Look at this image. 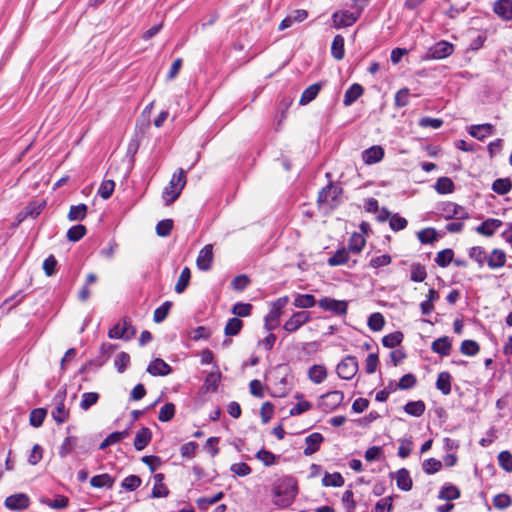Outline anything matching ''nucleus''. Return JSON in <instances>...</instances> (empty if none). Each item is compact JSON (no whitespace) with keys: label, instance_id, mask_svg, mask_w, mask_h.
Segmentation results:
<instances>
[{"label":"nucleus","instance_id":"1","mask_svg":"<svg viewBox=\"0 0 512 512\" xmlns=\"http://www.w3.org/2000/svg\"><path fill=\"white\" fill-rule=\"evenodd\" d=\"M273 502L279 507L289 506L297 494V482L293 477L287 476L279 479L273 488Z\"/></svg>","mask_w":512,"mask_h":512},{"label":"nucleus","instance_id":"2","mask_svg":"<svg viewBox=\"0 0 512 512\" xmlns=\"http://www.w3.org/2000/svg\"><path fill=\"white\" fill-rule=\"evenodd\" d=\"M186 184V176L183 169H179L178 173L173 174L169 186L163 192V199L169 205L174 202L180 195Z\"/></svg>","mask_w":512,"mask_h":512},{"label":"nucleus","instance_id":"3","mask_svg":"<svg viewBox=\"0 0 512 512\" xmlns=\"http://www.w3.org/2000/svg\"><path fill=\"white\" fill-rule=\"evenodd\" d=\"M344 399L341 391L335 390L322 395L319 399L318 406L325 412H331L340 406Z\"/></svg>","mask_w":512,"mask_h":512},{"label":"nucleus","instance_id":"4","mask_svg":"<svg viewBox=\"0 0 512 512\" xmlns=\"http://www.w3.org/2000/svg\"><path fill=\"white\" fill-rule=\"evenodd\" d=\"M358 371V362L355 357H345L336 368L338 376L344 380L352 379Z\"/></svg>","mask_w":512,"mask_h":512},{"label":"nucleus","instance_id":"5","mask_svg":"<svg viewBox=\"0 0 512 512\" xmlns=\"http://www.w3.org/2000/svg\"><path fill=\"white\" fill-rule=\"evenodd\" d=\"M318 305L326 311L333 312L336 315L342 316L347 313L348 303L345 300H336L330 297H324L319 300Z\"/></svg>","mask_w":512,"mask_h":512},{"label":"nucleus","instance_id":"6","mask_svg":"<svg viewBox=\"0 0 512 512\" xmlns=\"http://www.w3.org/2000/svg\"><path fill=\"white\" fill-rule=\"evenodd\" d=\"M360 10L357 12H350L348 10L342 12H335L332 15L334 27L339 29L353 25L360 17Z\"/></svg>","mask_w":512,"mask_h":512},{"label":"nucleus","instance_id":"7","mask_svg":"<svg viewBox=\"0 0 512 512\" xmlns=\"http://www.w3.org/2000/svg\"><path fill=\"white\" fill-rule=\"evenodd\" d=\"M311 319V315L307 311H299L295 312L285 323H284V330L293 333L297 331L300 327H302L304 324L309 322Z\"/></svg>","mask_w":512,"mask_h":512},{"label":"nucleus","instance_id":"8","mask_svg":"<svg viewBox=\"0 0 512 512\" xmlns=\"http://www.w3.org/2000/svg\"><path fill=\"white\" fill-rule=\"evenodd\" d=\"M454 51V46L447 41H439L429 48L427 54L432 59H444L450 56Z\"/></svg>","mask_w":512,"mask_h":512},{"label":"nucleus","instance_id":"9","mask_svg":"<svg viewBox=\"0 0 512 512\" xmlns=\"http://www.w3.org/2000/svg\"><path fill=\"white\" fill-rule=\"evenodd\" d=\"M64 398L65 391L58 392L54 397L56 407L52 411V417L59 424L64 423L69 418V411L66 409L64 405Z\"/></svg>","mask_w":512,"mask_h":512},{"label":"nucleus","instance_id":"10","mask_svg":"<svg viewBox=\"0 0 512 512\" xmlns=\"http://www.w3.org/2000/svg\"><path fill=\"white\" fill-rule=\"evenodd\" d=\"M29 504L30 499L24 493L10 495L4 501L5 507L9 510H24L28 508Z\"/></svg>","mask_w":512,"mask_h":512},{"label":"nucleus","instance_id":"11","mask_svg":"<svg viewBox=\"0 0 512 512\" xmlns=\"http://www.w3.org/2000/svg\"><path fill=\"white\" fill-rule=\"evenodd\" d=\"M213 246L212 244L205 245L199 252L196 259L198 269L207 271L211 268L213 262Z\"/></svg>","mask_w":512,"mask_h":512},{"label":"nucleus","instance_id":"12","mask_svg":"<svg viewBox=\"0 0 512 512\" xmlns=\"http://www.w3.org/2000/svg\"><path fill=\"white\" fill-rule=\"evenodd\" d=\"M341 193V188L335 185H327L318 195V202L332 206Z\"/></svg>","mask_w":512,"mask_h":512},{"label":"nucleus","instance_id":"13","mask_svg":"<svg viewBox=\"0 0 512 512\" xmlns=\"http://www.w3.org/2000/svg\"><path fill=\"white\" fill-rule=\"evenodd\" d=\"M108 335L113 339L129 340L134 335V330L129 323L124 321L123 323L114 325L109 330Z\"/></svg>","mask_w":512,"mask_h":512},{"label":"nucleus","instance_id":"14","mask_svg":"<svg viewBox=\"0 0 512 512\" xmlns=\"http://www.w3.org/2000/svg\"><path fill=\"white\" fill-rule=\"evenodd\" d=\"M390 477L396 480L398 489L402 491H410L412 489L413 481L406 468H401L398 471L391 473Z\"/></svg>","mask_w":512,"mask_h":512},{"label":"nucleus","instance_id":"15","mask_svg":"<svg viewBox=\"0 0 512 512\" xmlns=\"http://www.w3.org/2000/svg\"><path fill=\"white\" fill-rule=\"evenodd\" d=\"M493 11L504 21L512 20V0H497L494 3Z\"/></svg>","mask_w":512,"mask_h":512},{"label":"nucleus","instance_id":"16","mask_svg":"<svg viewBox=\"0 0 512 512\" xmlns=\"http://www.w3.org/2000/svg\"><path fill=\"white\" fill-rule=\"evenodd\" d=\"M502 224V221L499 219L489 218L477 226L475 230L480 235L490 237L502 226Z\"/></svg>","mask_w":512,"mask_h":512},{"label":"nucleus","instance_id":"17","mask_svg":"<svg viewBox=\"0 0 512 512\" xmlns=\"http://www.w3.org/2000/svg\"><path fill=\"white\" fill-rule=\"evenodd\" d=\"M507 260L505 251L502 249L495 248L487 255L486 264L490 269L502 268Z\"/></svg>","mask_w":512,"mask_h":512},{"label":"nucleus","instance_id":"18","mask_svg":"<svg viewBox=\"0 0 512 512\" xmlns=\"http://www.w3.org/2000/svg\"><path fill=\"white\" fill-rule=\"evenodd\" d=\"M172 371L169 364L163 359H154L147 367V372L152 376H166Z\"/></svg>","mask_w":512,"mask_h":512},{"label":"nucleus","instance_id":"19","mask_svg":"<svg viewBox=\"0 0 512 512\" xmlns=\"http://www.w3.org/2000/svg\"><path fill=\"white\" fill-rule=\"evenodd\" d=\"M384 157V149L375 145L362 152V159L365 164L372 165L380 162Z\"/></svg>","mask_w":512,"mask_h":512},{"label":"nucleus","instance_id":"20","mask_svg":"<svg viewBox=\"0 0 512 512\" xmlns=\"http://www.w3.org/2000/svg\"><path fill=\"white\" fill-rule=\"evenodd\" d=\"M443 214L445 218H457V219H467L469 217L467 211L464 207L457 205L455 203L449 202L446 203L443 207Z\"/></svg>","mask_w":512,"mask_h":512},{"label":"nucleus","instance_id":"21","mask_svg":"<svg viewBox=\"0 0 512 512\" xmlns=\"http://www.w3.org/2000/svg\"><path fill=\"white\" fill-rule=\"evenodd\" d=\"M324 438L320 433H312L306 437L305 443L306 447L304 448V454L306 456L314 454L318 451L320 444L323 442Z\"/></svg>","mask_w":512,"mask_h":512},{"label":"nucleus","instance_id":"22","mask_svg":"<svg viewBox=\"0 0 512 512\" xmlns=\"http://www.w3.org/2000/svg\"><path fill=\"white\" fill-rule=\"evenodd\" d=\"M493 131L494 126L486 123L471 126L469 133L472 137L477 138L479 140H483L485 137L492 135Z\"/></svg>","mask_w":512,"mask_h":512},{"label":"nucleus","instance_id":"23","mask_svg":"<svg viewBox=\"0 0 512 512\" xmlns=\"http://www.w3.org/2000/svg\"><path fill=\"white\" fill-rule=\"evenodd\" d=\"M431 349L441 356H448L451 351V342L446 336L440 337L432 343Z\"/></svg>","mask_w":512,"mask_h":512},{"label":"nucleus","instance_id":"24","mask_svg":"<svg viewBox=\"0 0 512 512\" xmlns=\"http://www.w3.org/2000/svg\"><path fill=\"white\" fill-rule=\"evenodd\" d=\"M363 94V87L360 84L351 85L345 92L343 104L345 106L352 105Z\"/></svg>","mask_w":512,"mask_h":512},{"label":"nucleus","instance_id":"25","mask_svg":"<svg viewBox=\"0 0 512 512\" xmlns=\"http://www.w3.org/2000/svg\"><path fill=\"white\" fill-rule=\"evenodd\" d=\"M152 437V433L149 428H142L140 431L137 432L135 439H134V447L136 450L141 451L143 450L150 442Z\"/></svg>","mask_w":512,"mask_h":512},{"label":"nucleus","instance_id":"26","mask_svg":"<svg viewBox=\"0 0 512 512\" xmlns=\"http://www.w3.org/2000/svg\"><path fill=\"white\" fill-rule=\"evenodd\" d=\"M468 256L471 260L477 263L479 268L484 267L487 260V253L481 246H473L468 250Z\"/></svg>","mask_w":512,"mask_h":512},{"label":"nucleus","instance_id":"27","mask_svg":"<svg viewBox=\"0 0 512 512\" xmlns=\"http://www.w3.org/2000/svg\"><path fill=\"white\" fill-rule=\"evenodd\" d=\"M115 479L107 473L93 476L90 480V484L94 488H112Z\"/></svg>","mask_w":512,"mask_h":512},{"label":"nucleus","instance_id":"28","mask_svg":"<svg viewBox=\"0 0 512 512\" xmlns=\"http://www.w3.org/2000/svg\"><path fill=\"white\" fill-rule=\"evenodd\" d=\"M309 379L315 383H322L327 377V369L323 365H313L308 370Z\"/></svg>","mask_w":512,"mask_h":512},{"label":"nucleus","instance_id":"29","mask_svg":"<svg viewBox=\"0 0 512 512\" xmlns=\"http://www.w3.org/2000/svg\"><path fill=\"white\" fill-rule=\"evenodd\" d=\"M78 438L76 436H67L59 447L58 454L61 458H65L77 447Z\"/></svg>","mask_w":512,"mask_h":512},{"label":"nucleus","instance_id":"30","mask_svg":"<svg viewBox=\"0 0 512 512\" xmlns=\"http://www.w3.org/2000/svg\"><path fill=\"white\" fill-rule=\"evenodd\" d=\"M129 436L128 430L113 432L108 435L99 445L100 450H104L107 447L120 442L121 440Z\"/></svg>","mask_w":512,"mask_h":512},{"label":"nucleus","instance_id":"31","mask_svg":"<svg viewBox=\"0 0 512 512\" xmlns=\"http://www.w3.org/2000/svg\"><path fill=\"white\" fill-rule=\"evenodd\" d=\"M320 89L321 85L318 83L312 84L309 87H307L300 97V105H307L312 100H314L318 93L320 92Z\"/></svg>","mask_w":512,"mask_h":512},{"label":"nucleus","instance_id":"32","mask_svg":"<svg viewBox=\"0 0 512 512\" xmlns=\"http://www.w3.org/2000/svg\"><path fill=\"white\" fill-rule=\"evenodd\" d=\"M331 54L336 60H342L345 55L344 38L336 35L331 45Z\"/></svg>","mask_w":512,"mask_h":512},{"label":"nucleus","instance_id":"33","mask_svg":"<svg viewBox=\"0 0 512 512\" xmlns=\"http://www.w3.org/2000/svg\"><path fill=\"white\" fill-rule=\"evenodd\" d=\"M436 387L444 395H448L451 392V375L448 372H441L438 375L436 381Z\"/></svg>","mask_w":512,"mask_h":512},{"label":"nucleus","instance_id":"34","mask_svg":"<svg viewBox=\"0 0 512 512\" xmlns=\"http://www.w3.org/2000/svg\"><path fill=\"white\" fill-rule=\"evenodd\" d=\"M316 304L315 297L312 294H297L293 305L297 308H311Z\"/></svg>","mask_w":512,"mask_h":512},{"label":"nucleus","instance_id":"35","mask_svg":"<svg viewBox=\"0 0 512 512\" xmlns=\"http://www.w3.org/2000/svg\"><path fill=\"white\" fill-rule=\"evenodd\" d=\"M220 380V372H211L206 376L203 388L206 392H215L219 386Z\"/></svg>","mask_w":512,"mask_h":512},{"label":"nucleus","instance_id":"36","mask_svg":"<svg viewBox=\"0 0 512 512\" xmlns=\"http://www.w3.org/2000/svg\"><path fill=\"white\" fill-rule=\"evenodd\" d=\"M322 485L325 487H341L344 485V478L338 472L326 473L322 479Z\"/></svg>","mask_w":512,"mask_h":512},{"label":"nucleus","instance_id":"37","mask_svg":"<svg viewBox=\"0 0 512 512\" xmlns=\"http://www.w3.org/2000/svg\"><path fill=\"white\" fill-rule=\"evenodd\" d=\"M425 408L423 401H411L404 406V411L411 416L420 417L425 412Z\"/></svg>","mask_w":512,"mask_h":512},{"label":"nucleus","instance_id":"38","mask_svg":"<svg viewBox=\"0 0 512 512\" xmlns=\"http://www.w3.org/2000/svg\"><path fill=\"white\" fill-rule=\"evenodd\" d=\"M349 260V252L345 248L337 250L333 256L328 259V264L332 267L347 263Z\"/></svg>","mask_w":512,"mask_h":512},{"label":"nucleus","instance_id":"39","mask_svg":"<svg viewBox=\"0 0 512 512\" xmlns=\"http://www.w3.org/2000/svg\"><path fill=\"white\" fill-rule=\"evenodd\" d=\"M100 398V395L97 392H86L82 394L80 401V408L84 411L89 410L93 405H95Z\"/></svg>","mask_w":512,"mask_h":512},{"label":"nucleus","instance_id":"40","mask_svg":"<svg viewBox=\"0 0 512 512\" xmlns=\"http://www.w3.org/2000/svg\"><path fill=\"white\" fill-rule=\"evenodd\" d=\"M87 214V205L78 204L70 207L68 213V219L70 221H80L86 217Z\"/></svg>","mask_w":512,"mask_h":512},{"label":"nucleus","instance_id":"41","mask_svg":"<svg viewBox=\"0 0 512 512\" xmlns=\"http://www.w3.org/2000/svg\"><path fill=\"white\" fill-rule=\"evenodd\" d=\"M243 322L237 317L230 318L225 326L224 333L226 336H236L242 329Z\"/></svg>","mask_w":512,"mask_h":512},{"label":"nucleus","instance_id":"42","mask_svg":"<svg viewBox=\"0 0 512 512\" xmlns=\"http://www.w3.org/2000/svg\"><path fill=\"white\" fill-rule=\"evenodd\" d=\"M281 312L277 311V310H274V309H270L269 313L265 316V329L267 331H272L274 329H276L279 325V318L281 316Z\"/></svg>","mask_w":512,"mask_h":512},{"label":"nucleus","instance_id":"43","mask_svg":"<svg viewBox=\"0 0 512 512\" xmlns=\"http://www.w3.org/2000/svg\"><path fill=\"white\" fill-rule=\"evenodd\" d=\"M511 188L512 183L508 178L496 179L492 184V190L499 195L507 194Z\"/></svg>","mask_w":512,"mask_h":512},{"label":"nucleus","instance_id":"44","mask_svg":"<svg viewBox=\"0 0 512 512\" xmlns=\"http://www.w3.org/2000/svg\"><path fill=\"white\" fill-rule=\"evenodd\" d=\"M190 278H191V272H190V269L188 267H185L182 271H181V274L179 276V279L175 285V291L176 293L180 294V293H183L185 291V289L187 288V286L189 285V282H190Z\"/></svg>","mask_w":512,"mask_h":512},{"label":"nucleus","instance_id":"45","mask_svg":"<svg viewBox=\"0 0 512 512\" xmlns=\"http://www.w3.org/2000/svg\"><path fill=\"white\" fill-rule=\"evenodd\" d=\"M366 244V240L364 236L360 233L352 234L349 240V250L354 253H359L362 251Z\"/></svg>","mask_w":512,"mask_h":512},{"label":"nucleus","instance_id":"46","mask_svg":"<svg viewBox=\"0 0 512 512\" xmlns=\"http://www.w3.org/2000/svg\"><path fill=\"white\" fill-rule=\"evenodd\" d=\"M454 257V252L452 249H444L437 253L435 262L440 267H447L452 261Z\"/></svg>","mask_w":512,"mask_h":512},{"label":"nucleus","instance_id":"47","mask_svg":"<svg viewBox=\"0 0 512 512\" xmlns=\"http://www.w3.org/2000/svg\"><path fill=\"white\" fill-rule=\"evenodd\" d=\"M460 497V491L456 486L453 485H446L442 487V489L439 492V498L442 500H455Z\"/></svg>","mask_w":512,"mask_h":512},{"label":"nucleus","instance_id":"48","mask_svg":"<svg viewBox=\"0 0 512 512\" xmlns=\"http://www.w3.org/2000/svg\"><path fill=\"white\" fill-rule=\"evenodd\" d=\"M403 340V334L400 331L390 333L383 337L382 344L387 348H394L398 346Z\"/></svg>","mask_w":512,"mask_h":512},{"label":"nucleus","instance_id":"49","mask_svg":"<svg viewBox=\"0 0 512 512\" xmlns=\"http://www.w3.org/2000/svg\"><path fill=\"white\" fill-rule=\"evenodd\" d=\"M367 324L372 331H380L385 325V319L381 313L376 312L369 316Z\"/></svg>","mask_w":512,"mask_h":512},{"label":"nucleus","instance_id":"50","mask_svg":"<svg viewBox=\"0 0 512 512\" xmlns=\"http://www.w3.org/2000/svg\"><path fill=\"white\" fill-rule=\"evenodd\" d=\"M426 277H427V272L423 265H421L419 263H414L411 265L410 279L413 282H423Z\"/></svg>","mask_w":512,"mask_h":512},{"label":"nucleus","instance_id":"51","mask_svg":"<svg viewBox=\"0 0 512 512\" xmlns=\"http://www.w3.org/2000/svg\"><path fill=\"white\" fill-rule=\"evenodd\" d=\"M224 497V493L222 491L218 492L212 497H202L199 498L196 503L200 510H206L210 505H213L220 501Z\"/></svg>","mask_w":512,"mask_h":512},{"label":"nucleus","instance_id":"52","mask_svg":"<svg viewBox=\"0 0 512 512\" xmlns=\"http://www.w3.org/2000/svg\"><path fill=\"white\" fill-rule=\"evenodd\" d=\"M453 181L448 177H441L435 184V189L440 194H447L453 191Z\"/></svg>","mask_w":512,"mask_h":512},{"label":"nucleus","instance_id":"53","mask_svg":"<svg viewBox=\"0 0 512 512\" xmlns=\"http://www.w3.org/2000/svg\"><path fill=\"white\" fill-rule=\"evenodd\" d=\"M479 350V344L474 340H464L460 346V351L467 356H474Z\"/></svg>","mask_w":512,"mask_h":512},{"label":"nucleus","instance_id":"54","mask_svg":"<svg viewBox=\"0 0 512 512\" xmlns=\"http://www.w3.org/2000/svg\"><path fill=\"white\" fill-rule=\"evenodd\" d=\"M45 417H46L45 409H43V408L33 409L30 413V419H29L30 424L33 427L38 428L43 424Z\"/></svg>","mask_w":512,"mask_h":512},{"label":"nucleus","instance_id":"55","mask_svg":"<svg viewBox=\"0 0 512 512\" xmlns=\"http://www.w3.org/2000/svg\"><path fill=\"white\" fill-rule=\"evenodd\" d=\"M86 234V227L84 225L78 224L72 226L67 231V238L69 241L76 242L79 241Z\"/></svg>","mask_w":512,"mask_h":512},{"label":"nucleus","instance_id":"56","mask_svg":"<svg viewBox=\"0 0 512 512\" xmlns=\"http://www.w3.org/2000/svg\"><path fill=\"white\" fill-rule=\"evenodd\" d=\"M68 502H69V500L65 496H57L54 500H49L47 498L41 499V503H43L53 509L66 508L68 505Z\"/></svg>","mask_w":512,"mask_h":512},{"label":"nucleus","instance_id":"57","mask_svg":"<svg viewBox=\"0 0 512 512\" xmlns=\"http://www.w3.org/2000/svg\"><path fill=\"white\" fill-rule=\"evenodd\" d=\"M175 415V405L173 403H166L159 411L158 419L161 422L170 421Z\"/></svg>","mask_w":512,"mask_h":512},{"label":"nucleus","instance_id":"58","mask_svg":"<svg viewBox=\"0 0 512 512\" xmlns=\"http://www.w3.org/2000/svg\"><path fill=\"white\" fill-rule=\"evenodd\" d=\"M172 307V303L170 301H165L160 307H158L154 311L153 320L156 323H161L167 317L170 308Z\"/></svg>","mask_w":512,"mask_h":512},{"label":"nucleus","instance_id":"59","mask_svg":"<svg viewBox=\"0 0 512 512\" xmlns=\"http://www.w3.org/2000/svg\"><path fill=\"white\" fill-rule=\"evenodd\" d=\"M418 239L423 244H430L436 241L437 235L433 228H426L418 232Z\"/></svg>","mask_w":512,"mask_h":512},{"label":"nucleus","instance_id":"60","mask_svg":"<svg viewBox=\"0 0 512 512\" xmlns=\"http://www.w3.org/2000/svg\"><path fill=\"white\" fill-rule=\"evenodd\" d=\"M130 363V356L126 352L119 353L115 360L114 365L119 373H123Z\"/></svg>","mask_w":512,"mask_h":512},{"label":"nucleus","instance_id":"61","mask_svg":"<svg viewBox=\"0 0 512 512\" xmlns=\"http://www.w3.org/2000/svg\"><path fill=\"white\" fill-rule=\"evenodd\" d=\"M441 467H442L441 461H439L435 458L426 459L422 464V468H423L424 472L427 474H434V473L438 472L441 469Z\"/></svg>","mask_w":512,"mask_h":512},{"label":"nucleus","instance_id":"62","mask_svg":"<svg viewBox=\"0 0 512 512\" xmlns=\"http://www.w3.org/2000/svg\"><path fill=\"white\" fill-rule=\"evenodd\" d=\"M342 504L346 512H355L356 503L352 490H346L342 496Z\"/></svg>","mask_w":512,"mask_h":512},{"label":"nucleus","instance_id":"63","mask_svg":"<svg viewBox=\"0 0 512 512\" xmlns=\"http://www.w3.org/2000/svg\"><path fill=\"white\" fill-rule=\"evenodd\" d=\"M393 508V496H387L379 500L373 512H390Z\"/></svg>","mask_w":512,"mask_h":512},{"label":"nucleus","instance_id":"64","mask_svg":"<svg viewBox=\"0 0 512 512\" xmlns=\"http://www.w3.org/2000/svg\"><path fill=\"white\" fill-rule=\"evenodd\" d=\"M498 463L505 471H512V454L509 451H502L498 455Z\"/></svg>","mask_w":512,"mask_h":512}]
</instances>
